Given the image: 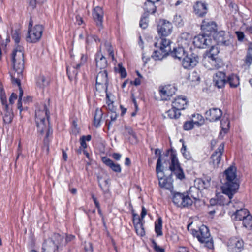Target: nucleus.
<instances>
[{
    "label": "nucleus",
    "instance_id": "1",
    "mask_svg": "<svg viewBox=\"0 0 252 252\" xmlns=\"http://www.w3.org/2000/svg\"><path fill=\"white\" fill-rule=\"evenodd\" d=\"M236 172V169L233 166L229 167L225 171L223 174L224 178L223 181H221L222 184L221 189L223 194H225L228 199H226L223 195H221L220 199L217 201L212 199L210 200V204L212 206L215 204L228 205L232 203L231 199L234 194L237 192L239 187Z\"/></svg>",
    "mask_w": 252,
    "mask_h": 252
},
{
    "label": "nucleus",
    "instance_id": "2",
    "mask_svg": "<svg viewBox=\"0 0 252 252\" xmlns=\"http://www.w3.org/2000/svg\"><path fill=\"white\" fill-rule=\"evenodd\" d=\"M48 123V119L49 118V112L46 106H44L43 110H37L35 112V121L37 127L38 131L42 134L44 131H48V128H50V131L52 128L49 126H47L46 119Z\"/></svg>",
    "mask_w": 252,
    "mask_h": 252
},
{
    "label": "nucleus",
    "instance_id": "3",
    "mask_svg": "<svg viewBox=\"0 0 252 252\" xmlns=\"http://www.w3.org/2000/svg\"><path fill=\"white\" fill-rule=\"evenodd\" d=\"M63 240V236L58 233H54L51 237L44 241L42 252H58Z\"/></svg>",
    "mask_w": 252,
    "mask_h": 252
},
{
    "label": "nucleus",
    "instance_id": "4",
    "mask_svg": "<svg viewBox=\"0 0 252 252\" xmlns=\"http://www.w3.org/2000/svg\"><path fill=\"white\" fill-rule=\"evenodd\" d=\"M192 233L201 243L204 244L205 247L209 249L213 248V240L210 237L209 229L206 226L202 225L198 230H193Z\"/></svg>",
    "mask_w": 252,
    "mask_h": 252
},
{
    "label": "nucleus",
    "instance_id": "5",
    "mask_svg": "<svg viewBox=\"0 0 252 252\" xmlns=\"http://www.w3.org/2000/svg\"><path fill=\"white\" fill-rule=\"evenodd\" d=\"M171 41L170 40L165 38L164 37L161 36L158 40V42H155L154 45L156 47H160L161 51V54L158 55V51H155L152 55V58L155 60H161L165 57L170 51V44Z\"/></svg>",
    "mask_w": 252,
    "mask_h": 252
},
{
    "label": "nucleus",
    "instance_id": "6",
    "mask_svg": "<svg viewBox=\"0 0 252 252\" xmlns=\"http://www.w3.org/2000/svg\"><path fill=\"white\" fill-rule=\"evenodd\" d=\"M32 21L31 20L29 24V30L26 40L30 43H35L41 38L43 28L41 25H36L33 27H32Z\"/></svg>",
    "mask_w": 252,
    "mask_h": 252
},
{
    "label": "nucleus",
    "instance_id": "7",
    "mask_svg": "<svg viewBox=\"0 0 252 252\" xmlns=\"http://www.w3.org/2000/svg\"><path fill=\"white\" fill-rule=\"evenodd\" d=\"M161 166V161L160 158L159 157L158 159L156 165V172L159 180V185L161 188L172 191V190L173 189L172 178L170 176L168 177H162L160 176V174H162Z\"/></svg>",
    "mask_w": 252,
    "mask_h": 252
},
{
    "label": "nucleus",
    "instance_id": "8",
    "mask_svg": "<svg viewBox=\"0 0 252 252\" xmlns=\"http://www.w3.org/2000/svg\"><path fill=\"white\" fill-rule=\"evenodd\" d=\"M203 64L209 70L217 69L223 66L222 59L216 57V55L213 54H210L204 58Z\"/></svg>",
    "mask_w": 252,
    "mask_h": 252
},
{
    "label": "nucleus",
    "instance_id": "9",
    "mask_svg": "<svg viewBox=\"0 0 252 252\" xmlns=\"http://www.w3.org/2000/svg\"><path fill=\"white\" fill-rule=\"evenodd\" d=\"M193 42L194 45L198 48H206L210 46L212 48L210 52L214 49L212 40L206 34H199L196 36L194 38Z\"/></svg>",
    "mask_w": 252,
    "mask_h": 252
},
{
    "label": "nucleus",
    "instance_id": "10",
    "mask_svg": "<svg viewBox=\"0 0 252 252\" xmlns=\"http://www.w3.org/2000/svg\"><path fill=\"white\" fill-rule=\"evenodd\" d=\"M172 28L171 23L165 20H161L158 26V32L161 36L166 37L171 34Z\"/></svg>",
    "mask_w": 252,
    "mask_h": 252
},
{
    "label": "nucleus",
    "instance_id": "11",
    "mask_svg": "<svg viewBox=\"0 0 252 252\" xmlns=\"http://www.w3.org/2000/svg\"><path fill=\"white\" fill-rule=\"evenodd\" d=\"M198 56L195 53L186 55L183 58L182 65L184 68L190 69L195 67L198 63Z\"/></svg>",
    "mask_w": 252,
    "mask_h": 252
},
{
    "label": "nucleus",
    "instance_id": "12",
    "mask_svg": "<svg viewBox=\"0 0 252 252\" xmlns=\"http://www.w3.org/2000/svg\"><path fill=\"white\" fill-rule=\"evenodd\" d=\"M224 144L221 143L211 156L210 163L212 164L214 168L218 167L220 164L221 156L224 152Z\"/></svg>",
    "mask_w": 252,
    "mask_h": 252
},
{
    "label": "nucleus",
    "instance_id": "13",
    "mask_svg": "<svg viewBox=\"0 0 252 252\" xmlns=\"http://www.w3.org/2000/svg\"><path fill=\"white\" fill-rule=\"evenodd\" d=\"M243 241L238 238H231L227 242L229 251L232 252H240L243 250Z\"/></svg>",
    "mask_w": 252,
    "mask_h": 252
},
{
    "label": "nucleus",
    "instance_id": "14",
    "mask_svg": "<svg viewBox=\"0 0 252 252\" xmlns=\"http://www.w3.org/2000/svg\"><path fill=\"white\" fill-rule=\"evenodd\" d=\"M176 90L175 87L171 85L160 86L159 92L161 100H167L170 99L175 94Z\"/></svg>",
    "mask_w": 252,
    "mask_h": 252
},
{
    "label": "nucleus",
    "instance_id": "15",
    "mask_svg": "<svg viewBox=\"0 0 252 252\" xmlns=\"http://www.w3.org/2000/svg\"><path fill=\"white\" fill-rule=\"evenodd\" d=\"M213 82L218 88H222L227 82L225 73L221 71L216 72L213 77Z\"/></svg>",
    "mask_w": 252,
    "mask_h": 252
},
{
    "label": "nucleus",
    "instance_id": "16",
    "mask_svg": "<svg viewBox=\"0 0 252 252\" xmlns=\"http://www.w3.org/2000/svg\"><path fill=\"white\" fill-rule=\"evenodd\" d=\"M222 113L220 109L218 108H212L205 112V117L210 121L215 122L220 120Z\"/></svg>",
    "mask_w": 252,
    "mask_h": 252
},
{
    "label": "nucleus",
    "instance_id": "17",
    "mask_svg": "<svg viewBox=\"0 0 252 252\" xmlns=\"http://www.w3.org/2000/svg\"><path fill=\"white\" fill-rule=\"evenodd\" d=\"M95 62L97 70H106L105 68L107 66V61L104 56L102 55L100 50L96 54Z\"/></svg>",
    "mask_w": 252,
    "mask_h": 252
},
{
    "label": "nucleus",
    "instance_id": "18",
    "mask_svg": "<svg viewBox=\"0 0 252 252\" xmlns=\"http://www.w3.org/2000/svg\"><path fill=\"white\" fill-rule=\"evenodd\" d=\"M103 15L104 12L101 7L96 6L94 8L93 11V16L98 27H102Z\"/></svg>",
    "mask_w": 252,
    "mask_h": 252
},
{
    "label": "nucleus",
    "instance_id": "19",
    "mask_svg": "<svg viewBox=\"0 0 252 252\" xmlns=\"http://www.w3.org/2000/svg\"><path fill=\"white\" fill-rule=\"evenodd\" d=\"M201 28L204 32H206L216 33L217 31V25L216 23L209 19H205L202 21Z\"/></svg>",
    "mask_w": 252,
    "mask_h": 252
},
{
    "label": "nucleus",
    "instance_id": "20",
    "mask_svg": "<svg viewBox=\"0 0 252 252\" xmlns=\"http://www.w3.org/2000/svg\"><path fill=\"white\" fill-rule=\"evenodd\" d=\"M188 102L186 98L183 96H178L172 102V106L173 108L177 109L178 111L184 110L187 107Z\"/></svg>",
    "mask_w": 252,
    "mask_h": 252
},
{
    "label": "nucleus",
    "instance_id": "21",
    "mask_svg": "<svg viewBox=\"0 0 252 252\" xmlns=\"http://www.w3.org/2000/svg\"><path fill=\"white\" fill-rule=\"evenodd\" d=\"M214 37L217 40V42L219 44L224 46H229L231 44V38L228 37H225L224 32H220L218 33H216Z\"/></svg>",
    "mask_w": 252,
    "mask_h": 252
},
{
    "label": "nucleus",
    "instance_id": "22",
    "mask_svg": "<svg viewBox=\"0 0 252 252\" xmlns=\"http://www.w3.org/2000/svg\"><path fill=\"white\" fill-rule=\"evenodd\" d=\"M185 49L186 48L179 45L178 47L174 48L173 50L171 52L170 54L174 59L181 60L186 55Z\"/></svg>",
    "mask_w": 252,
    "mask_h": 252
},
{
    "label": "nucleus",
    "instance_id": "23",
    "mask_svg": "<svg viewBox=\"0 0 252 252\" xmlns=\"http://www.w3.org/2000/svg\"><path fill=\"white\" fill-rule=\"evenodd\" d=\"M13 62L24 61L23 47L18 45L14 50L12 54Z\"/></svg>",
    "mask_w": 252,
    "mask_h": 252
},
{
    "label": "nucleus",
    "instance_id": "24",
    "mask_svg": "<svg viewBox=\"0 0 252 252\" xmlns=\"http://www.w3.org/2000/svg\"><path fill=\"white\" fill-rule=\"evenodd\" d=\"M194 12L199 16H203L207 12V4L202 2H197L194 6Z\"/></svg>",
    "mask_w": 252,
    "mask_h": 252
},
{
    "label": "nucleus",
    "instance_id": "25",
    "mask_svg": "<svg viewBox=\"0 0 252 252\" xmlns=\"http://www.w3.org/2000/svg\"><path fill=\"white\" fill-rule=\"evenodd\" d=\"M191 37L190 35L187 33H182L178 40L179 45L185 48L188 47L191 42Z\"/></svg>",
    "mask_w": 252,
    "mask_h": 252
},
{
    "label": "nucleus",
    "instance_id": "26",
    "mask_svg": "<svg viewBox=\"0 0 252 252\" xmlns=\"http://www.w3.org/2000/svg\"><path fill=\"white\" fill-rule=\"evenodd\" d=\"M102 161L107 166L109 167L113 171L120 173L121 168L119 164L115 163L112 160L107 157H103Z\"/></svg>",
    "mask_w": 252,
    "mask_h": 252
},
{
    "label": "nucleus",
    "instance_id": "27",
    "mask_svg": "<svg viewBox=\"0 0 252 252\" xmlns=\"http://www.w3.org/2000/svg\"><path fill=\"white\" fill-rule=\"evenodd\" d=\"M3 122L5 124H9L13 118V113L12 109L8 105H5V107H3Z\"/></svg>",
    "mask_w": 252,
    "mask_h": 252
},
{
    "label": "nucleus",
    "instance_id": "28",
    "mask_svg": "<svg viewBox=\"0 0 252 252\" xmlns=\"http://www.w3.org/2000/svg\"><path fill=\"white\" fill-rule=\"evenodd\" d=\"M250 215L249 211L246 209H237L234 213L235 219L237 220H242Z\"/></svg>",
    "mask_w": 252,
    "mask_h": 252
},
{
    "label": "nucleus",
    "instance_id": "29",
    "mask_svg": "<svg viewBox=\"0 0 252 252\" xmlns=\"http://www.w3.org/2000/svg\"><path fill=\"white\" fill-rule=\"evenodd\" d=\"M99 186L104 193H107L109 191L110 186V181L108 178H103L101 177H97Z\"/></svg>",
    "mask_w": 252,
    "mask_h": 252
},
{
    "label": "nucleus",
    "instance_id": "30",
    "mask_svg": "<svg viewBox=\"0 0 252 252\" xmlns=\"http://www.w3.org/2000/svg\"><path fill=\"white\" fill-rule=\"evenodd\" d=\"M96 82L108 84V73L106 70H101L97 74Z\"/></svg>",
    "mask_w": 252,
    "mask_h": 252
},
{
    "label": "nucleus",
    "instance_id": "31",
    "mask_svg": "<svg viewBox=\"0 0 252 252\" xmlns=\"http://www.w3.org/2000/svg\"><path fill=\"white\" fill-rule=\"evenodd\" d=\"M50 79L48 76L40 75L37 79L36 84L40 88L43 89L49 84Z\"/></svg>",
    "mask_w": 252,
    "mask_h": 252
},
{
    "label": "nucleus",
    "instance_id": "32",
    "mask_svg": "<svg viewBox=\"0 0 252 252\" xmlns=\"http://www.w3.org/2000/svg\"><path fill=\"white\" fill-rule=\"evenodd\" d=\"M155 2L147 0L143 7L145 12V13L148 15L149 13H154L156 11V8L154 5Z\"/></svg>",
    "mask_w": 252,
    "mask_h": 252
},
{
    "label": "nucleus",
    "instance_id": "33",
    "mask_svg": "<svg viewBox=\"0 0 252 252\" xmlns=\"http://www.w3.org/2000/svg\"><path fill=\"white\" fill-rule=\"evenodd\" d=\"M108 85V84L101 83H99V82H96L95 85L96 91L100 94L101 95L106 94L107 98H109V95L107 93Z\"/></svg>",
    "mask_w": 252,
    "mask_h": 252
},
{
    "label": "nucleus",
    "instance_id": "34",
    "mask_svg": "<svg viewBox=\"0 0 252 252\" xmlns=\"http://www.w3.org/2000/svg\"><path fill=\"white\" fill-rule=\"evenodd\" d=\"M181 202L179 205L178 207H181V208L189 207L193 203V201L191 199V198H190V196H189V195H187L186 193L184 194L183 198L181 200Z\"/></svg>",
    "mask_w": 252,
    "mask_h": 252
},
{
    "label": "nucleus",
    "instance_id": "35",
    "mask_svg": "<svg viewBox=\"0 0 252 252\" xmlns=\"http://www.w3.org/2000/svg\"><path fill=\"white\" fill-rule=\"evenodd\" d=\"M170 158L171 159V164L169 166L170 170L173 171L181 167L178 158L175 154H172Z\"/></svg>",
    "mask_w": 252,
    "mask_h": 252
},
{
    "label": "nucleus",
    "instance_id": "36",
    "mask_svg": "<svg viewBox=\"0 0 252 252\" xmlns=\"http://www.w3.org/2000/svg\"><path fill=\"white\" fill-rule=\"evenodd\" d=\"M13 68L15 70V73L18 76L22 75L24 69V61L13 62Z\"/></svg>",
    "mask_w": 252,
    "mask_h": 252
},
{
    "label": "nucleus",
    "instance_id": "37",
    "mask_svg": "<svg viewBox=\"0 0 252 252\" xmlns=\"http://www.w3.org/2000/svg\"><path fill=\"white\" fill-rule=\"evenodd\" d=\"M231 87H236L239 84V79L238 77L234 74L230 75L227 80Z\"/></svg>",
    "mask_w": 252,
    "mask_h": 252
},
{
    "label": "nucleus",
    "instance_id": "38",
    "mask_svg": "<svg viewBox=\"0 0 252 252\" xmlns=\"http://www.w3.org/2000/svg\"><path fill=\"white\" fill-rule=\"evenodd\" d=\"M162 220L161 217L158 218L155 223V230L158 236H162Z\"/></svg>",
    "mask_w": 252,
    "mask_h": 252
},
{
    "label": "nucleus",
    "instance_id": "39",
    "mask_svg": "<svg viewBox=\"0 0 252 252\" xmlns=\"http://www.w3.org/2000/svg\"><path fill=\"white\" fill-rule=\"evenodd\" d=\"M199 189L197 188V187L195 186L194 187H191L190 188L187 195H189L190 198L191 197L195 200L199 197Z\"/></svg>",
    "mask_w": 252,
    "mask_h": 252
},
{
    "label": "nucleus",
    "instance_id": "40",
    "mask_svg": "<svg viewBox=\"0 0 252 252\" xmlns=\"http://www.w3.org/2000/svg\"><path fill=\"white\" fill-rule=\"evenodd\" d=\"M168 117L171 119H178L181 115V113L177 109L173 108L172 106V108L167 111Z\"/></svg>",
    "mask_w": 252,
    "mask_h": 252
},
{
    "label": "nucleus",
    "instance_id": "41",
    "mask_svg": "<svg viewBox=\"0 0 252 252\" xmlns=\"http://www.w3.org/2000/svg\"><path fill=\"white\" fill-rule=\"evenodd\" d=\"M184 193L180 192H174L172 197V201L173 203L178 207L179 205L181 202V200L183 198V196Z\"/></svg>",
    "mask_w": 252,
    "mask_h": 252
},
{
    "label": "nucleus",
    "instance_id": "42",
    "mask_svg": "<svg viewBox=\"0 0 252 252\" xmlns=\"http://www.w3.org/2000/svg\"><path fill=\"white\" fill-rule=\"evenodd\" d=\"M191 120L194 124L197 126H201L204 122L203 117L199 114L192 115V119Z\"/></svg>",
    "mask_w": 252,
    "mask_h": 252
},
{
    "label": "nucleus",
    "instance_id": "43",
    "mask_svg": "<svg viewBox=\"0 0 252 252\" xmlns=\"http://www.w3.org/2000/svg\"><path fill=\"white\" fill-rule=\"evenodd\" d=\"M102 115L103 113L101 110H99V109H96L95 115L94 116V125L96 127H98L99 126Z\"/></svg>",
    "mask_w": 252,
    "mask_h": 252
},
{
    "label": "nucleus",
    "instance_id": "44",
    "mask_svg": "<svg viewBox=\"0 0 252 252\" xmlns=\"http://www.w3.org/2000/svg\"><path fill=\"white\" fill-rule=\"evenodd\" d=\"M242 220H243V226L248 229L251 230L252 227V216L250 215Z\"/></svg>",
    "mask_w": 252,
    "mask_h": 252
},
{
    "label": "nucleus",
    "instance_id": "45",
    "mask_svg": "<svg viewBox=\"0 0 252 252\" xmlns=\"http://www.w3.org/2000/svg\"><path fill=\"white\" fill-rule=\"evenodd\" d=\"M104 47L108 53L109 56L111 57L112 59L113 60L114 59V54L111 43L109 42H106L104 44Z\"/></svg>",
    "mask_w": 252,
    "mask_h": 252
},
{
    "label": "nucleus",
    "instance_id": "46",
    "mask_svg": "<svg viewBox=\"0 0 252 252\" xmlns=\"http://www.w3.org/2000/svg\"><path fill=\"white\" fill-rule=\"evenodd\" d=\"M0 98L1 103L3 107H5V105H8L7 104V99L5 93L3 89L0 86Z\"/></svg>",
    "mask_w": 252,
    "mask_h": 252
},
{
    "label": "nucleus",
    "instance_id": "47",
    "mask_svg": "<svg viewBox=\"0 0 252 252\" xmlns=\"http://www.w3.org/2000/svg\"><path fill=\"white\" fill-rule=\"evenodd\" d=\"M134 227L137 235L140 236H143L145 235V231L143 227V223H139V224L135 225Z\"/></svg>",
    "mask_w": 252,
    "mask_h": 252
},
{
    "label": "nucleus",
    "instance_id": "48",
    "mask_svg": "<svg viewBox=\"0 0 252 252\" xmlns=\"http://www.w3.org/2000/svg\"><path fill=\"white\" fill-rule=\"evenodd\" d=\"M22 77V75L18 76L16 73H14L11 76L12 83L17 84L18 87H20L21 86L20 79Z\"/></svg>",
    "mask_w": 252,
    "mask_h": 252
},
{
    "label": "nucleus",
    "instance_id": "49",
    "mask_svg": "<svg viewBox=\"0 0 252 252\" xmlns=\"http://www.w3.org/2000/svg\"><path fill=\"white\" fill-rule=\"evenodd\" d=\"M125 129L126 130V133L131 136L134 140V142H137V137L135 133L133 130L132 128L128 126H125Z\"/></svg>",
    "mask_w": 252,
    "mask_h": 252
},
{
    "label": "nucleus",
    "instance_id": "50",
    "mask_svg": "<svg viewBox=\"0 0 252 252\" xmlns=\"http://www.w3.org/2000/svg\"><path fill=\"white\" fill-rule=\"evenodd\" d=\"M148 15H147L146 13H144V16H143L141 19L140 22V26L143 29H145L148 26V20L147 18Z\"/></svg>",
    "mask_w": 252,
    "mask_h": 252
},
{
    "label": "nucleus",
    "instance_id": "51",
    "mask_svg": "<svg viewBox=\"0 0 252 252\" xmlns=\"http://www.w3.org/2000/svg\"><path fill=\"white\" fill-rule=\"evenodd\" d=\"M172 172L174 173L177 178L180 180H182L185 178V174L181 167Z\"/></svg>",
    "mask_w": 252,
    "mask_h": 252
},
{
    "label": "nucleus",
    "instance_id": "52",
    "mask_svg": "<svg viewBox=\"0 0 252 252\" xmlns=\"http://www.w3.org/2000/svg\"><path fill=\"white\" fill-rule=\"evenodd\" d=\"M194 123L192 120L186 122L183 126V128L185 130H189L193 128Z\"/></svg>",
    "mask_w": 252,
    "mask_h": 252
},
{
    "label": "nucleus",
    "instance_id": "53",
    "mask_svg": "<svg viewBox=\"0 0 252 252\" xmlns=\"http://www.w3.org/2000/svg\"><path fill=\"white\" fill-rule=\"evenodd\" d=\"M196 184H198L197 188L199 190L207 188V185L205 182L200 179H198L195 181Z\"/></svg>",
    "mask_w": 252,
    "mask_h": 252
},
{
    "label": "nucleus",
    "instance_id": "54",
    "mask_svg": "<svg viewBox=\"0 0 252 252\" xmlns=\"http://www.w3.org/2000/svg\"><path fill=\"white\" fill-rule=\"evenodd\" d=\"M251 48H249V52L246 56L245 63L246 65L250 66L252 62V55L250 53Z\"/></svg>",
    "mask_w": 252,
    "mask_h": 252
},
{
    "label": "nucleus",
    "instance_id": "55",
    "mask_svg": "<svg viewBox=\"0 0 252 252\" xmlns=\"http://www.w3.org/2000/svg\"><path fill=\"white\" fill-rule=\"evenodd\" d=\"M173 22L178 26H182L183 25V19L180 15H175L173 19Z\"/></svg>",
    "mask_w": 252,
    "mask_h": 252
},
{
    "label": "nucleus",
    "instance_id": "56",
    "mask_svg": "<svg viewBox=\"0 0 252 252\" xmlns=\"http://www.w3.org/2000/svg\"><path fill=\"white\" fill-rule=\"evenodd\" d=\"M181 151L184 157L186 159H189L190 158V154L189 152L187 151V147L184 143H183L182 144V148L181 149Z\"/></svg>",
    "mask_w": 252,
    "mask_h": 252
},
{
    "label": "nucleus",
    "instance_id": "57",
    "mask_svg": "<svg viewBox=\"0 0 252 252\" xmlns=\"http://www.w3.org/2000/svg\"><path fill=\"white\" fill-rule=\"evenodd\" d=\"M52 133V130L50 131V128H48V130L46 133V137L44 139V144L45 146H46L47 147V151L49 150V140L48 138V136L50 134H51Z\"/></svg>",
    "mask_w": 252,
    "mask_h": 252
},
{
    "label": "nucleus",
    "instance_id": "58",
    "mask_svg": "<svg viewBox=\"0 0 252 252\" xmlns=\"http://www.w3.org/2000/svg\"><path fill=\"white\" fill-rule=\"evenodd\" d=\"M189 78L191 81L193 82L199 81L200 80L199 76L195 71H193L190 75H189Z\"/></svg>",
    "mask_w": 252,
    "mask_h": 252
},
{
    "label": "nucleus",
    "instance_id": "59",
    "mask_svg": "<svg viewBox=\"0 0 252 252\" xmlns=\"http://www.w3.org/2000/svg\"><path fill=\"white\" fill-rule=\"evenodd\" d=\"M118 72L121 74L122 78H125L126 76V69L120 64H118Z\"/></svg>",
    "mask_w": 252,
    "mask_h": 252
},
{
    "label": "nucleus",
    "instance_id": "60",
    "mask_svg": "<svg viewBox=\"0 0 252 252\" xmlns=\"http://www.w3.org/2000/svg\"><path fill=\"white\" fill-rule=\"evenodd\" d=\"M12 38L15 40L16 43L18 44L19 43L20 40V37L19 36V33L18 31H15L12 34Z\"/></svg>",
    "mask_w": 252,
    "mask_h": 252
},
{
    "label": "nucleus",
    "instance_id": "61",
    "mask_svg": "<svg viewBox=\"0 0 252 252\" xmlns=\"http://www.w3.org/2000/svg\"><path fill=\"white\" fill-rule=\"evenodd\" d=\"M84 249L86 252H93L92 244L90 242L85 243Z\"/></svg>",
    "mask_w": 252,
    "mask_h": 252
},
{
    "label": "nucleus",
    "instance_id": "62",
    "mask_svg": "<svg viewBox=\"0 0 252 252\" xmlns=\"http://www.w3.org/2000/svg\"><path fill=\"white\" fill-rule=\"evenodd\" d=\"M153 246L155 250L158 252H164V250L158 246L155 241H153Z\"/></svg>",
    "mask_w": 252,
    "mask_h": 252
},
{
    "label": "nucleus",
    "instance_id": "63",
    "mask_svg": "<svg viewBox=\"0 0 252 252\" xmlns=\"http://www.w3.org/2000/svg\"><path fill=\"white\" fill-rule=\"evenodd\" d=\"M235 33L237 35L238 40L240 41H243L244 38V33L240 31H236Z\"/></svg>",
    "mask_w": 252,
    "mask_h": 252
},
{
    "label": "nucleus",
    "instance_id": "64",
    "mask_svg": "<svg viewBox=\"0 0 252 252\" xmlns=\"http://www.w3.org/2000/svg\"><path fill=\"white\" fill-rule=\"evenodd\" d=\"M17 94L14 93H12L9 99V103L11 104H13L14 101L17 99Z\"/></svg>",
    "mask_w": 252,
    "mask_h": 252
}]
</instances>
